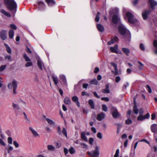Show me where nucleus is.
<instances>
[{
  "instance_id": "obj_50",
  "label": "nucleus",
  "mask_w": 157,
  "mask_h": 157,
  "mask_svg": "<svg viewBox=\"0 0 157 157\" xmlns=\"http://www.w3.org/2000/svg\"><path fill=\"white\" fill-rule=\"evenodd\" d=\"M132 122V121L131 119H128V120L126 121V123L127 124H131Z\"/></svg>"
},
{
  "instance_id": "obj_43",
  "label": "nucleus",
  "mask_w": 157,
  "mask_h": 157,
  "mask_svg": "<svg viewBox=\"0 0 157 157\" xmlns=\"http://www.w3.org/2000/svg\"><path fill=\"white\" fill-rule=\"evenodd\" d=\"M140 49L141 50H142L143 51H145V46L143 44H142V43L140 44Z\"/></svg>"
},
{
  "instance_id": "obj_26",
  "label": "nucleus",
  "mask_w": 157,
  "mask_h": 157,
  "mask_svg": "<svg viewBox=\"0 0 157 157\" xmlns=\"http://www.w3.org/2000/svg\"><path fill=\"white\" fill-rule=\"evenodd\" d=\"M134 104L135 105V106L133 107V111L135 113L137 114L138 113L139 110L137 108V107L136 105V102L135 100L134 101Z\"/></svg>"
},
{
  "instance_id": "obj_29",
  "label": "nucleus",
  "mask_w": 157,
  "mask_h": 157,
  "mask_svg": "<svg viewBox=\"0 0 157 157\" xmlns=\"http://www.w3.org/2000/svg\"><path fill=\"white\" fill-rule=\"evenodd\" d=\"M88 102L91 109H94V105L93 101L91 99H90L89 100Z\"/></svg>"
},
{
  "instance_id": "obj_42",
  "label": "nucleus",
  "mask_w": 157,
  "mask_h": 157,
  "mask_svg": "<svg viewBox=\"0 0 157 157\" xmlns=\"http://www.w3.org/2000/svg\"><path fill=\"white\" fill-rule=\"evenodd\" d=\"M102 107L103 110L105 112H106L107 111L108 108L106 105H102Z\"/></svg>"
},
{
  "instance_id": "obj_31",
  "label": "nucleus",
  "mask_w": 157,
  "mask_h": 157,
  "mask_svg": "<svg viewBox=\"0 0 157 157\" xmlns=\"http://www.w3.org/2000/svg\"><path fill=\"white\" fill-rule=\"evenodd\" d=\"M110 92V90L109 89V85H106V89H104L102 91V92L103 93H109Z\"/></svg>"
},
{
  "instance_id": "obj_48",
  "label": "nucleus",
  "mask_w": 157,
  "mask_h": 157,
  "mask_svg": "<svg viewBox=\"0 0 157 157\" xmlns=\"http://www.w3.org/2000/svg\"><path fill=\"white\" fill-rule=\"evenodd\" d=\"M119 153V150L117 149L116 151L115 154L114 155V157H118Z\"/></svg>"
},
{
  "instance_id": "obj_24",
  "label": "nucleus",
  "mask_w": 157,
  "mask_h": 157,
  "mask_svg": "<svg viewBox=\"0 0 157 157\" xmlns=\"http://www.w3.org/2000/svg\"><path fill=\"white\" fill-rule=\"evenodd\" d=\"M52 78L55 84L57 86H58V79L57 77V76L52 75Z\"/></svg>"
},
{
  "instance_id": "obj_32",
  "label": "nucleus",
  "mask_w": 157,
  "mask_h": 157,
  "mask_svg": "<svg viewBox=\"0 0 157 157\" xmlns=\"http://www.w3.org/2000/svg\"><path fill=\"white\" fill-rule=\"evenodd\" d=\"M64 101V103L67 105L70 104L71 102L70 98L67 97L65 98Z\"/></svg>"
},
{
  "instance_id": "obj_53",
  "label": "nucleus",
  "mask_w": 157,
  "mask_h": 157,
  "mask_svg": "<svg viewBox=\"0 0 157 157\" xmlns=\"http://www.w3.org/2000/svg\"><path fill=\"white\" fill-rule=\"evenodd\" d=\"M97 137L100 139H101L102 138V135L101 133L100 132H98L97 135Z\"/></svg>"
},
{
  "instance_id": "obj_9",
  "label": "nucleus",
  "mask_w": 157,
  "mask_h": 157,
  "mask_svg": "<svg viewBox=\"0 0 157 157\" xmlns=\"http://www.w3.org/2000/svg\"><path fill=\"white\" fill-rule=\"evenodd\" d=\"M59 78L61 81V83L64 85L67 84V80L65 76L62 74H61L59 76Z\"/></svg>"
},
{
  "instance_id": "obj_21",
  "label": "nucleus",
  "mask_w": 157,
  "mask_h": 157,
  "mask_svg": "<svg viewBox=\"0 0 157 157\" xmlns=\"http://www.w3.org/2000/svg\"><path fill=\"white\" fill-rule=\"evenodd\" d=\"M97 27L98 30L100 32H102L104 30L103 26L100 24H98L97 25Z\"/></svg>"
},
{
  "instance_id": "obj_39",
  "label": "nucleus",
  "mask_w": 157,
  "mask_h": 157,
  "mask_svg": "<svg viewBox=\"0 0 157 157\" xmlns=\"http://www.w3.org/2000/svg\"><path fill=\"white\" fill-rule=\"evenodd\" d=\"M1 11L2 13L4 14L5 15L8 17H10V14L9 13L6 11V10H1Z\"/></svg>"
},
{
  "instance_id": "obj_61",
  "label": "nucleus",
  "mask_w": 157,
  "mask_h": 157,
  "mask_svg": "<svg viewBox=\"0 0 157 157\" xmlns=\"http://www.w3.org/2000/svg\"><path fill=\"white\" fill-rule=\"evenodd\" d=\"M101 99L102 100L105 101H109V99L107 97H105V98H101Z\"/></svg>"
},
{
  "instance_id": "obj_4",
  "label": "nucleus",
  "mask_w": 157,
  "mask_h": 157,
  "mask_svg": "<svg viewBox=\"0 0 157 157\" xmlns=\"http://www.w3.org/2000/svg\"><path fill=\"white\" fill-rule=\"evenodd\" d=\"M87 154L90 157H99V147L96 146L95 149L91 152H87Z\"/></svg>"
},
{
  "instance_id": "obj_6",
  "label": "nucleus",
  "mask_w": 157,
  "mask_h": 157,
  "mask_svg": "<svg viewBox=\"0 0 157 157\" xmlns=\"http://www.w3.org/2000/svg\"><path fill=\"white\" fill-rule=\"evenodd\" d=\"M8 88L9 89H12L13 87V92L14 94H17V92L16 89L17 87V84L15 81H13L12 83H9L8 86Z\"/></svg>"
},
{
  "instance_id": "obj_44",
  "label": "nucleus",
  "mask_w": 157,
  "mask_h": 157,
  "mask_svg": "<svg viewBox=\"0 0 157 157\" xmlns=\"http://www.w3.org/2000/svg\"><path fill=\"white\" fill-rule=\"evenodd\" d=\"M10 27L11 29L14 30H16L17 29L16 26L14 24H10Z\"/></svg>"
},
{
  "instance_id": "obj_60",
  "label": "nucleus",
  "mask_w": 157,
  "mask_h": 157,
  "mask_svg": "<svg viewBox=\"0 0 157 157\" xmlns=\"http://www.w3.org/2000/svg\"><path fill=\"white\" fill-rule=\"evenodd\" d=\"M57 130L58 133L60 135L61 134V128L59 127H58L57 128Z\"/></svg>"
},
{
  "instance_id": "obj_28",
  "label": "nucleus",
  "mask_w": 157,
  "mask_h": 157,
  "mask_svg": "<svg viewBox=\"0 0 157 157\" xmlns=\"http://www.w3.org/2000/svg\"><path fill=\"white\" fill-rule=\"evenodd\" d=\"M14 35V32L12 29H10L9 31V36L10 39H12L13 38Z\"/></svg>"
},
{
  "instance_id": "obj_37",
  "label": "nucleus",
  "mask_w": 157,
  "mask_h": 157,
  "mask_svg": "<svg viewBox=\"0 0 157 157\" xmlns=\"http://www.w3.org/2000/svg\"><path fill=\"white\" fill-rule=\"evenodd\" d=\"M23 57L25 59V61L27 62L30 61H31V59L27 56L26 54H23Z\"/></svg>"
},
{
  "instance_id": "obj_19",
  "label": "nucleus",
  "mask_w": 157,
  "mask_h": 157,
  "mask_svg": "<svg viewBox=\"0 0 157 157\" xmlns=\"http://www.w3.org/2000/svg\"><path fill=\"white\" fill-rule=\"evenodd\" d=\"M118 38L117 36H115L113 39H112L110 41H109L108 43V44L111 45L112 44H113L115 42L117 41L118 40Z\"/></svg>"
},
{
  "instance_id": "obj_52",
  "label": "nucleus",
  "mask_w": 157,
  "mask_h": 157,
  "mask_svg": "<svg viewBox=\"0 0 157 157\" xmlns=\"http://www.w3.org/2000/svg\"><path fill=\"white\" fill-rule=\"evenodd\" d=\"M6 66L4 65L1 66L0 67V71H2L4 70L6 68Z\"/></svg>"
},
{
  "instance_id": "obj_59",
  "label": "nucleus",
  "mask_w": 157,
  "mask_h": 157,
  "mask_svg": "<svg viewBox=\"0 0 157 157\" xmlns=\"http://www.w3.org/2000/svg\"><path fill=\"white\" fill-rule=\"evenodd\" d=\"M153 45L154 47L157 49V41L155 40L153 42Z\"/></svg>"
},
{
  "instance_id": "obj_63",
  "label": "nucleus",
  "mask_w": 157,
  "mask_h": 157,
  "mask_svg": "<svg viewBox=\"0 0 157 157\" xmlns=\"http://www.w3.org/2000/svg\"><path fill=\"white\" fill-rule=\"evenodd\" d=\"M129 86V84L128 83H126V84H125L123 86V89H126L127 87L128 86Z\"/></svg>"
},
{
  "instance_id": "obj_13",
  "label": "nucleus",
  "mask_w": 157,
  "mask_h": 157,
  "mask_svg": "<svg viewBox=\"0 0 157 157\" xmlns=\"http://www.w3.org/2000/svg\"><path fill=\"white\" fill-rule=\"evenodd\" d=\"M111 111H113L112 115L113 117L116 118L118 116V113L116 108L113 107Z\"/></svg>"
},
{
  "instance_id": "obj_49",
  "label": "nucleus",
  "mask_w": 157,
  "mask_h": 157,
  "mask_svg": "<svg viewBox=\"0 0 157 157\" xmlns=\"http://www.w3.org/2000/svg\"><path fill=\"white\" fill-rule=\"evenodd\" d=\"M33 64L31 62H28L25 64V66L26 67H29L30 66H31Z\"/></svg>"
},
{
  "instance_id": "obj_33",
  "label": "nucleus",
  "mask_w": 157,
  "mask_h": 157,
  "mask_svg": "<svg viewBox=\"0 0 157 157\" xmlns=\"http://www.w3.org/2000/svg\"><path fill=\"white\" fill-rule=\"evenodd\" d=\"M90 83L91 84L97 85L98 83V82L97 80L95 78L90 81Z\"/></svg>"
},
{
  "instance_id": "obj_46",
  "label": "nucleus",
  "mask_w": 157,
  "mask_h": 157,
  "mask_svg": "<svg viewBox=\"0 0 157 157\" xmlns=\"http://www.w3.org/2000/svg\"><path fill=\"white\" fill-rule=\"evenodd\" d=\"M137 120L139 121H142L144 120V116L141 115H140L138 117Z\"/></svg>"
},
{
  "instance_id": "obj_54",
  "label": "nucleus",
  "mask_w": 157,
  "mask_h": 157,
  "mask_svg": "<svg viewBox=\"0 0 157 157\" xmlns=\"http://www.w3.org/2000/svg\"><path fill=\"white\" fill-rule=\"evenodd\" d=\"M94 139L92 138H90L89 139V143L90 144H92L94 142Z\"/></svg>"
},
{
  "instance_id": "obj_8",
  "label": "nucleus",
  "mask_w": 157,
  "mask_h": 157,
  "mask_svg": "<svg viewBox=\"0 0 157 157\" xmlns=\"http://www.w3.org/2000/svg\"><path fill=\"white\" fill-rule=\"evenodd\" d=\"M37 64L39 69L40 70H43V68L45 69L44 63L40 59H39L37 60Z\"/></svg>"
},
{
  "instance_id": "obj_34",
  "label": "nucleus",
  "mask_w": 157,
  "mask_h": 157,
  "mask_svg": "<svg viewBox=\"0 0 157 157\" xmlns=\"http://www.w3.org/2000/svg\"><path fill=\"white\" fill-rule=\"evenodd\" d=\"M80 144L82 146V147L87 150L88 149V146L87 145L85 144L80 142Z\"/></svg>"
},
{
  "instance_id": "obj_47",
  "label": "nucleus",
  "mask_w": 157,
  "mask_h": 157,
  "mask_svg": "<svg viewBox=\"0 0 157 157\" xmlns=\"http://www.w3.org/2000/svg\"><path fill=\"white\" fill-rule=\"evenodd\" d=\"M146 87L147 88V90L148 92L149 93H151L152 92V90L151 88V87L149 85H146Z\"/></svg>"
},
{
  "instance_id": "obj_64",
  "label": "nucleus",
  "mask_w": 157,
  "mask_h": 157,
  "mask_svg": "<svg viewBox=\"0 0 157 157\" xmlns=\"http://www.w3.org/2000/svg\"><path fill=\"white\" fill-rule=\"evenodd\" d=\"M5 58L6 59H7L8 60H10L11 59V57L10 56H7L5 57Z\"/></svg>"
},
{
  "instance_id": "obj_2",
  "label": "nucleus",
  "mask_w": 157,
  "mask_h": 157,
  "mask_svg": "<svg viewBox=\"0 0 157 157\" xmlns=\"http://www.w3.org/2000/svg\"><path fill=\"white\" fill-rule=\"evenodd\" d=\"M125 19L127 18L128 22L132 24H135L138 22V20L135 18L134 15L130 12H127L124 16Z\"/></svg>"
},
{
  "instance_id": "obj_57",
  "label": "nucleus",
  "mask_w": 157,
  "mask_h": 157,
  "mask_svg": "<svg viewBox=\"0 0 157 157\" xmlns=\"http://www.w3.org/2000/svg\"><path fill=\"white\" fill-rule=\"evenodd\" d=\"M139 0H135L132 1V3L134 5H136L138 3Z\"/></svg>"
},
{
  "instance_id": "obj_3",
  "label": "nucleus",
  "mask_w": 157,
  "mask_h": 157,
  "mask_svg": "<svg viewBox=\"0 0 157 157\" xmlns=\"http://www.w3.org/2000/svg\"><path fill=\"white\" fill-rule=\"evenodd\" d=\"M118 29L121 35H125L127 37H129L130 36L129 32L126 29L124 25L120 23L118 26Z\"/></svg>"
},
{
  "instance_id": "obj_10",
  "label": "nucleus",
  "mask_w": 157,
  "mask_h": 157,
  "mask_svg": "<svg viewBox=\"0 0 157 157\" xmlns=\"http://www.w3.org/2000/svg\"><path fill=\"white\" fill-rule=\"evenodd\" d=\"M29 130L31 132L33 135L35 137H37L39 136V135L37 132L32 127H29Z\"/></svg>"
},
{
  "instance_id": "obj_58",
  "label": "nucleus",
  "mask_w": 157,
  "mask_h": 157,
  "mask_svg": "<svg viewBox=\"0 0 157 157\" xmlns=\"http://www.w3.org/2000/svg\"><path fill=\"white\" fill-rule=\"evenodd\" d=\"M150 117V114L149 113H147L144 116V119H148Z\"/></svg>"
},
{
  "instance_id": "obj_5",
  "label": "nucleus",
  "mask_w": 157,
  "mask_h": 157,
  "mask_svg": "<svg viewBox=\"0 0 157 157\" xmlns=\"http://www.w3.org/2000/svg\"><path fill=\"white\" fill-rule=\"evenodd\" d=\"M115 11L116 13L113 16L112 21L113 23L117 24L118 23H120V18L118 12Z\"/></svg>"
},
{
  "instance_id": "obj_14",
  "label": "nucleus",
  "mask_w": 157,
  "mask_h": 157,
  "mask_svg": "<svg viewBox=\"0 0 157 157\" xmlns=\"http://www.w3.org/2000/svg\"><path fill=\"white\" fill-rule=\"evenodd\" d=\"M72 100L77 105V106L80 107V103L78 101V98L76 96H74L72 98Z\"/></svg>"
},
{
  "instance_id": "obj_22",
  "label": "nucleus",
  "mask_w": 157,
  "mask_h": 157,
  "mask_svg": "<svg viewBox=\"0 0 157 157\" xmlns=\"http://www.w3.org/2000/svg\"><path fill=\"white\" fill-rule=\"evenodd\" d=\"M111 65L114 67L115 69L114 74L116 75H117L118 74V70L117 69V64L114 63L112 62L111 63Z\"/></svg>"
},
{
  "instance_id": "obj_7",
  "label": "nucleus",
  "mask_w": 157,
  "mask_h": 157,
  "mask_svg": "<svg viewBox=\"0 0 157 157\" xmlns=\"http://www.w3.org/2000/svg\"><path fill=\"white\" fill-rule=\"evenodd\" d=\"M7 31L6 30H2L0 33V36L1 38L3 40H5L7 38L6 34Z\"/></svg>"
},
{
  "instance_id": "obj_45",
  "label": "nucleus",
  "mask_w": 157,
  "mask_h": 157,
  "mask_svg": "<svg viewBox=\"0 0 157 157\" xmlns=\"http://www.w3.org/2000/svg\"><path fill=\"white\" fill-rule=\"evenodd\" d=\"M8 142L9 144H12V138L11 137H8Z\"/></svg>"
},
{
  "instance_id": "obj_12",
  "label": "nucleus",
  "mask_w": 157,
  "mask_h": 157,
  "mask_svg": "<svg viewBox=\"0 0 157 157\" xmlns=\"http://www.w3.org/2000/svg\"><path fill=\"white\" fill-rule=\"evenodd\" d=\"M105 117V114L103 112H101L97 115V119L99 121H101Z\"/></svg>"
},
{
  "instance_id": "obj_16",
  "label": "nucleus",
  "mask_w": 157,
  "mask_h": 157,
  "mask_svg": "<svg viewBox=\"0 0 157 157\" xmlns=\"http://www.w3.org/2000/svg\"><path fill=\"white\" fill-rule=\"evenodd\" d=\"M118 46L117 45H115L113 47H111L110 50L111 51L113 52L116 53H118Z\"/></svg>"
},
{
  "instance_id": "obj_27",
  "label": "nucleus",
  "mask_w": 157,
  "mask_h": 157,
  "mask_svg": "<svg viewBox=\"0 0 157 157\" xmlns=\"http://www.w3.org/2000/svg\"><path fill=\"white\" fill-rule=\"evenodd\" d=\"M45 1L49 6H52L55 3L54 0H45Z\"/></svg>"
},
{
  "instance_id": "obj_36",
  "label": "nucleus",
  "mask_w": 157,
  "mask_h": 157,
  "mask_svg": "<svg viewBox=\"0 0 157 157\" xmlns=\"http://www.w3.org/2000/svg\"><path fill=\"white\" fill-rule=\"evenodd\" d=\"M6 149L7 150L8 153H10V152L13 149V148L10 145H8V148L6 147Z\"/></svg>"
},
{
  "instance_id": "obj_30",
  "label": "nucleus",
  "mask_w": 157,
  "mask_h": 157,
  "mask_svg": "<svg viewBox=\"0 0 157 157\" xmlns=\"http://www.w3.org/2000/svg\"><path fill=\"white\" fill-rule=\"evenodd\" d=\"M48 149L50 151H54L55 150V147L51 145H48L47 146Z\"/></svg>"
},
{
  "instance_id": "obj_35",
  "label": "nucleus",
  "mask_w": 157,
  "mask_h": 157,
  "mask_svg": "<svg viewBox=\"0 0 157 157\" xmlns=\"http://www.w3.org/2000/svg\"><path fill=\"white\" fill-rule=\"evenodd\" d=\"M4 45L6 48L7 52L9 53H11V51L10 47L8 46V45L7 44H4Z\"/></svg>"
},
{
  "instance_id": "obj_17",
  "label": "nucleus",
  "mask_w": 157,
  "mask_h": 157,
  "mask_svg": "<svg viewBox=\"0 0 157 157\" xmlns=\"http://www.w3.org/2000/svg\"><path fill=\"white\" fill-rule=\"evenodd\" d=\"M45 120L50 125L52 126H54L55 125V123L52 120L47 118H45Z\"/></svg>"
},
{
  "instance_id": "obj_41",
  "label": "nucleus",
  "mask_w": 157,
  "mask_h": 157,
  "mask_svg": "<svg viewBox=\"0 0 157 157\" xmlns=\"http://www.w3.org/2000/svg\"><path fill=\"white\" fill-rule=\"evenodd\" d=\"M62 133L66 137H67V131L64 128H63L62 130Z\"/></svg>"
},
{
  "instance_id": "obj_40",
  "label": "nucleus",
  "mask_w": 157,
  "mask_h": 157,
  "mask_svg": "<svg viewBox=\"0 0 157 157\" xmlns=\"http://www.w3.org/2000/svg\"><path fill=\"white\" fill-rule=\"evenodd\" d=\"M69 151L71 154H73L75 152V150L73 147H71L69 150Z\"/></svg>"
},
{
  "instance_id": "obj_18",
  "label": "nucleus",
  "mask_w": 157,
  "mask_h": 157,
  "mask_svg": "<svg viewBox=\"0 0 157 157\" xmlns=\"http://www.w3.org/2000/svg\"><path fill=\"white\" fill-rule=\"evenodd\" d=\"M148 2L152 9L154 8V7L157 5V2L154 0H149Z\"/></svg>"
},
{
  "instance_id": "obj_56",
  "label": "nucleus",
  "mask_w": 157,
  "mask_h": 157,
  "mask_svg": "<svg viewBox=\"0 0 157 157\" xmlns=\"http://www.w3.org/2000/svg\"><path fill=\"white\" fill-rule=\"evenodd\" d=\"M121 80V78L119 76H117L116 77L115 81L116 82H119Z\"/></svg>"
},
{
  "instance_id": "obj_25",
  "label": "nucleus",
  "mask_w": 157,
  "mask_h": 157,
  "mask_svg": "<svg viewBox=\"0 0 157 157\" xmlns=\"http://www.w3.org/2000/svg\"><path fill=\"white\" fill-rule=\"evenodd\" d=\"M81 138L85 141H87L88 140L86 136V133L84 132H82L81 134Z\"/></svg>"
},
{
  "instance_id": "obj_1",
  "label": "nucleus",
  "mask_w": 157,
  "mask_h": 157,
  "mask_svg": "<svg viewBox=\"0 0 157 157\" xmlns=\"http://www.w3.org/2000/svg\"><path fill=\"white\" fill-rule=\"evenodd\" d=\"M4 4L9 10H16L17 5L14 0H4Z\"/></svg>"
},
{
  "instance_id": "obj_11",
  "label": "nucleus",
  "mask_w": 157,
  "mask_h": 157,
  "mask_svg": "<svg viewBox=\"0 0 157 157\" xmlns=\"http://www.w3.org/2000/svg\"><path fill=\"white\" fill-rule=\"evenodd\" d=\"M151 131L157 134V124H152L151 126Z\"/></svg>"
},
{
  "instance_id": "obj_15",
  "label": "nucleus",
  "mask_w": 157,
  "mask_h": 157,
  "mask_svg": "<svg viewBox=\"0 0 157 157\" xmlns=\"http://www.w3.org/2000/svg\"><path fill=\"white\" fill-rule=\"evenodd\" d=\"M150 11L149 10H146L145 11L142 13V16L143 19L144 20H146L148 17V16L149 14Z\"/></svg>"
},
{
  "instance_id": "obj_55",
  "label": "nucleus",
  "mask_w": 157,
  "mask_h": 157,
  "mask_svg": "<svg viewBox=\"0 0 157 157\" xmlns=\"http://www.w3.org/2000/svg\"><path fill=\"white\" fill-rule=\"evenodd\" d=\"M138 63H139V64L140 65V66L139 67V68L140 69H142L143 67L144 66V65L140 61H138Z\"/></svg>"
},
{
  "instance_id": "obj_23",
  "label": "nucleus",
  "mask_w": 157,
  "mask_h": 157,
  "mask_svg": "<svg viewBox=\"0 0 157 157\" xmlns=\"http://www.w3.org/2000/svg\"><path fill=\"white\" fill-rule=\"evenodd\" d=\"M13 107L14 108V109L16 112H17L18 110L20 109V107L17 104H15L14 103H13Z\"/></svg>"
},
{
  "instance_id": "obj_51",
  "label": "nucleus",
  "mask_w": 157,
  "mask_h": 157,
  "mask_svg": "<svg viewBox=\"0 0 157 157\" xmlns=\"http://www.w3.org/2000/svg\"><path fill=\"white\" fill-rule=\"evenodd\" d=\"M13 144L16 148L18 147L19 146V144L16 141L13 142Z\"/></svg>"
},
{
  "instance_id": "obj_20",
  "label": "nucleus",
  "mask_w": 157,
  "mask_h": 157,
  "mask_svg": "<svg viewBox=\"0 0 157 157\" xmlns=\"http://www.w3.org/2000/svg\"><path fill=\"white\" fill-rule=\"evenodd\" d=\"M122 52L127 56H129V53L130 52L129 49L127 48H123L122 49Z\"/></svg>"
},
{
  "instance_id": "obj_38",
  "label": "nucleus",
  "mask_w": 157,
  "mask_h": 157,
  "mask_svg": "<svg viewBox=\"0 0 157 157\" xmlns=\"http://www.w3.org/2000/svg\"><path fill=\"white\" fill-rule=\"evenodd\" d=\"M100 13L99 12H98L96 17L95 18V21L96 22H98L99 21V17Z\"/></svg>"
},
{
  "instance_id": "obj_62",
  "label": "nucleus",
  "mask_w": 157,
  "mask_h": 157,
  "mask_svg": "<svg viewBox=\"0 0 157 157\" xmlns=\"http://www.w3.org/2000/svg\"><path fill=\"white\" fill-rule=\"evenodd\" d=\"M0 144L2 146H5L6 145L5 143L1 139H0Z\"/></svg>"
}]
</instances>
